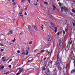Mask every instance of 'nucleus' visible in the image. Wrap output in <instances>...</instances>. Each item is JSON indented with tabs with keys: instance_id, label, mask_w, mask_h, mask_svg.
Segmentation results:
<instances>
[{
	"instance_id": "nucleus-59",
	"label": "nucleus",
	"mask_w": 75,
	"mask_h": 75,
	"mask_svg": "<svg viewBox=\"0 0 75 75\" xmlns=\"http://www.w3.org/2000/svg\"><path fill=\"white\" fill-rule=\"evenodd\" d=\"M47 58V57H46L44 59V61H45V59H46Z\"/></svg>"
},
{
	"instance_id": "nucleus-2",
	"label": "nucleus",
	"mask_w": 75,
	"mask_h": 75,
	"mask_svg": "<svg viewBox=\"0 0 75 75\" xmlns=\"http://www.w3.org/2000/svg\"><path fill=\"white\" fill-rule=\"evenodd\" d=\"M62 58L59 57V54L57 55V62H59L60 64H62Z\"/></svg>"
},
{
	"instance_id": "nucleus-37",
	"label": "nucleus",
	"mask_w": 75,
	"mask_h": 75,
	"mask_svg": "<svg viewBox=\"0 0 75 75\" xmlns=\"http://www.w3.org/2000/svg\"><path fill=\"white\" fill-rule=\"evenodd\" d=\"M4 66H2L1 67V69H4Z\"/></svg>"
},
{
	"instance_id": "nucleus-28",
	"label": "nucleus",
	"mask_w": 75,
	"mask_h": 75,
	"mask_svg": "<svg viewBox=\"0 0 75 75\" xmlns=\"http://www.w3.org/2000/svg\"><path fill=\"white\" fill-rule=\"evenodd\" d=\"M44 4H46V5H47V4H48V3L46 2H44Z\"/></svg>"
},
{
	"instance_id": "nucleus-9",
	"label": "nucleus",
	"mask_w": 75,
	"mask_h": 75,
	"mask_svg": "<svg viewBox=\"0 0 75 75\" xmlns=\"http://www.w3.org/2000/svg\"><path fill=\"white\" fill-rule=\"evenodd\" d=\"M52 62H53V61L49 62L48 64V65H49V66H50V65H52Z\"/></svg>"
},
{
	"instance_id": "nucleus-12",
	"label": "nucleus",
	"mask_w": 75,
	"mask_h": 75,
	"mask_svg": "<svg viewBox=\"0 0 75 75\" xmlns=\"http://www.w3.org/2000/svg\"><path fill=\"white\" fill-rule=\"evenodd\" d=\"M58 68H59L58 69V70L59 71H61L62 70V68L61 67V66H60V67Z\"/></svg>"
},
{
	"instance_id": "nucleus-43",
	"label": "nucleus",
	"mask_w": 75,
	"mask_h": 75,
	"mask_svg": "<svg viewBox=\"0 0 75 75\" xmlns=\"http://www.w3.org/2000/svg\"><path fill=\"white\" fill-rule=\"evenodd\" d=\"M44 51L43 50H42L40 51V53H42V52H44Z\"/></svg>"
},
{
	"instance_id": "nucleus-7",
	"label": "nucleus",
	"mask_w": 75,
	"mask_h": 75,
	"mask_svg": "<svg viewBox=\"0 0 75 75\" xmlns=\"http://www.w3.org/2000/svg\"><path fill=\"white\" fill-rule=\"evenodd\" d=\"M71 47V48H72L73 49H74V50H75V44L74 43H73Z\"/></svg>"
},
{
	"instance_id": "nucleus-54",
	"label": "nucleus",
	"mask_w": 75,
	"mask_h": 75,
	"mask_svg": "<svg viewBox=\"0 0 75 75\" xmlns=\"http://www.w3.org/2000/svg\"><path fill=\"white\" fill-rule=\"evenodd\" d=\"M1 46H4V44H3L1 43Z\"/></svg>"
},
{
	"instance_id": "nucleus-23",
	"label": "nucleus",
	"mask_w": 75,
	"mask_h": 75,
	"mask_svg": "<svg viewBox=\"0 0 75 75\" xmlns=\"http://www.w3.org/2000/svg\"><path fill=\"white\" fill-rule=\"evenodd\" d=\"M45 69H46V68L45 67H43L42 69V71H45Z\"/></svg>"
},
{
	"instance_id": "nucleus-50",
	"label": "nucleus",
	"mask_w": 75,
	"mask_h": 75,
	"mask_svg": "<svg viewBox=\"0 0 75 75\" xmlns=\"http://www.w3.org/2000/svg\"><path fill=\"white\" fill-rule=\"evenodd\" d=\"M5 58V57H4L2 58V59H4Z\"/></svg>"
},
{
	"instance_id": "nucleus-38",
	"label": "nucleus",
	"mask_w": 75,
	"mask_h": 75,
	"mask_svg": "<svg viewBox=\"0 0 75 75\" xmlns=\"http://www.w3.org/2000/svg\"><path fill=\"white\" fill-rule=\"evenodd\" d=\"M72 11L74 13H75V11L74 10H72Z\"/></svg>"
},
{
	"instance_id": "nucleus-35",
	"label": "nucleus",
	"mask_w": 75,
	"mask_h": 75,
	"mask_svg": "<svg viewBox=\"0 0 75 75\" xmlns=\"http://www.w3.org/2000/svg\"><path fill=\"white\" fill-rule=\"evenodd\" d=\"M50 57H50V56L49 57L47 58V60H48V59H50Z\"/></svg>"
},
{
	"instance_id": "nucleus-33",
	"label": "nucleus",
	"mask_w": 75,
	"mask_h": 75,
	"mask_svg": "<svg viewBox=\"0 0 75 75\" xmlns=\"http://www.w3.org/2000/svg\"><path fill=\"white\" fill-rule=\"evenodd\" d=\"M32 43H33V41H31L29 43V44H32Z\"/></svg>"
},
{
	"instance_id": "nucleus-52",
	"label": "nucleus",
	"mask_w": 75,
	"mask_h": 75,
	"mask_svg": "<svg viewBox=\"0 0 75 75\" xmlns=\"http://www.w3.org/2000/svg\"><path fill=\"white\" fill-rule=\"evenodd\" d=\"M52 27H53V28H54L55 27L54 26V25H52Z\"/></svg>"
},
{
	"instance_id": "nucleus-11",
	"label": "nucleus",
	"mask_w": 75,
	"mask_h": 75,
	"mask_svg": "<svg viewBox=\"0 0 75 75\" xmlns=\"http://www.w3.org/2000/svg\"><path fill=\"white\" fill-rule=\"evenodd\" d=\"M24 71V68H22V69H21V70H19V72L20 73V74H21L23 72V71Z\"/></svg>"
},
{
	"instance_id": "nucleus-55",
	"label": "nucleus",
	"mask_w": 75,
	"mask_h": 75,
	"mask_svg": "<svg viewBox=\"0 0 75 75\" xmlns=\"http://www.w3.org/2000/svg\"><path fill=\"white\" fill-rule=\"evenodd\" d=\"M47 66V64H45V65H44V67H46V66Z\"/></svg>"
},
{
	"instance_id": "nucleus-57",
	"label": "nucleus",
	"mask_w": 75,
	"mask_h": 75,
	"mask_svg": "<svg viewBox=\"0 0 75 75\" xmlns=\"http://www.w3.org/2000/svg\"><path fill=\"white\" fill-rule=\"evenodd\" d=\"M30 0H28V1H29V3H30Z\"/></svg>"
},
{
	"instance_id": "nucleus-34",
	"label": "nucleus",
	"mask_w": 75,
	"mask_h": 75,
	"mask_svg": "<svg viewBox=\"0 0 75 75\" xmlns=\"http://www.w3.org/2000/svg\"><path fill=\"white\" fill-rule=\"evenodd\" d=\"M28 29H30V27H31V26H30V25H28Z\"/></svg>"
},
{
	"instance_id": "nucleus-15",
	"label": "nucleus",
	"mask_w": 75,
	"mask_h": 75,
	"mask_svg": "<svg viewBox=\"0 0 75 75\" xmlns=\"http://www.w3.org/2000/svg\"><path fill=\"white\" fill-rule=\"evenodd\" d=\"M33 60H34V59H33V58L31 60H28V62H32L33 61Z\"/></svg>"
},
{
	"instance_id": "nucleus-24",
	"label": "nucleus",
	"mask_w": 75,
	"mask_h": 75,
	"mask_svg": "<svg viewBox=\"0 0 75 75\" xmlns=\"http://www.w3.org/2000/svg\"><path fill=\"white\" fill-rule=\"evenodd\" d=\"M13 60L12 59H10L9 61L8 62V64L9 63V62H11V61H12Z\"/></svg>"
},
{
	"instance_id": "nucleus-58",
	"label": "nucleus",
	"mask_w": 75,
	"mask_h": 75,
	"mask_svg": "<svg viewBox=\"0 0 75 75\" xmlns=\"http://www.w3.org/2000/svg\"><path fill=\"white\" fill-rule=\"evenodd\" d=\"M74 67H75V61L74 62Z\"/></svg>"
},
{
	"instance_id": "nucleus-5",
	"label": "nucleus",
	"mask_w": 75,
	"mask_h": 75,
	"mask_svg": "<svg viewBox=\"0 0 75 75\" xmlns=\"http://www.w3.org/2000/svg\"><path fill=\"white\" fill-rule=\"evenodd\" d=\"M68 10H64L63 12V10H61V12L63 13V14H67V13H68Z\"/></svg>"
},
{
	"instance_id": "nucleus-30",
	"label": "nucleus",
	"mask_w": 75,
	"mask_h": 75,
	"mask_svg": "<svg viewBox=\"0 0 75 75\" xmlns=\"http://www.w3.org/2000/svg\"><path fill=\"white\" fill-rule=\"evenodd\" d=\"M58 4H59V6H62V4H61V3L59 2V3H58Z\"/></svg>"
},
{
	"instance_id": "nucleus-48",
	"label": "nucleus",
	"mask_w": 75,
	"mask_h": 75,
	"mask_svg": "<svg viewBox=\"0 0 75 75\" xmlns=\"http://www.w3.org/2000/svg\"><path fill=\"white\" fill-rule=\"evenodd\" d=\"M68 29H65V31L66 32H67V31H68Z\"/></svg>"
},
{
	"instance_id": "nucleus-61",
	"label": "nucleus",
	"mask_w": 75,
	"mask_h": 75,
	"mask_svg": "<svg viewBox=\"0 0 75 75\" xmlns=\"http://www.w3.org/2000/svg\"><path fill=\"white\" fill-rule=\"evenodd\" d=\"M25 15H27V13H26V12H25Z\"/></svg>"
},
{
	"instance_id": "nucleus-36",
	"label": "nucleus",
	"mask_w": 75,
	"mask_h": 75,
	"mask_svg": "<svg viewBox=\"0 0 75 75\" xmlns=\"http://www.w3.org/2000/svg\"><path fill=\"white\" fill-rule=\"evenodd\" d=\"M58 31V30H55L54 31V32L55 33H57V32Z\"/></svg>"
},
{
	"instance_id": "nucleus-29",
	"label": "nucleus",
	"mask_w": 75,
	"mask_h": 75,
	"mask_svg": "<svg viewBox=\"0 0 75 75\" xmlns=\"http://www.w3.org/2000/svg\"><path fill=\"white\" fill-rule=\"evenodd\" d=\"M37 51H38V50H34V52H37Z\"/></svg>"
},
{
	"instance_id": "nucleus-39",
	"label": "nucleus",
	"mask_w": 75,
	"mask_h": 75,
	"mask_svg": "<svg viewBox=\"0 0 75 75\" xmlns=\"http://www.w3.org/2000/svg\"><path fill=\"white\" fill-rule=\"evenodd\" d=\"M4 51V49H2L1 50V52H3Z\"/></svg>"
},
{
	"instance_id": "nucleus-40",
	"label": "nucleus",
	"mask_w": 75,
	"mask_h": 75,
	"mask_svg": "<svg viewBox=\"0 0 75 75\" xmlns=\"http://www.w3.org/2000/svg\"><path fill=\"white\" fill-rule=\"evenodd\" d=\"M70 15L71 16H73V15H74V14H73V13H71L70 14Z\"/></svg>"
},
{
	"instance_id": "nucleus-26",
	"label": "nucleus",
	"mask_w": 75,
	"mask_h": 75,
	"mask_svg": "<svg viewBox=\"0 0 75 75\" xmlns=\"http://www.w3.org/2000/svg\"><path fill=\"white\" fill-rule=\"evenodd\" d=\"M63 36H64L65 35V31L64 30L63 31Z\"/></svg>"
},
{
	"instance_id": "nucleus-17",
	"label": "nucleus",
	"mask_w": 75,
	"mask_h": 75,
	"mask_svg": "<svg viewBox=\"0 0 75 75\" xmlns=\"http://www.w3.org/2000/svg\"><path fill=\"white\" fill-rule=\"evenodd\" d=\"M70 72H71V73H72V74H74V73L75 72V70L73 69Z\"/></svg>"
},
{
	"instance_id": "nucleus-21",
	"label": "nucleus",
	"mask_w": 75,
	"mask_h": 75,
	"mask_svg": "<svg viewBox=\"0 0 75 75\" xmlns=\"http://www.w3.org/2000/svg\"><path fill=\"white\" fill-rule=\"evenodd\" d=\"M26 55L27 56V55H28V54H29V52H28V50H26Z\"/></svg>"
},
{
	"instance_id": "nucleus-1",
	"label": "nucleus",
	"mask_w": 75,
	"mask_h": 75,
	"mask_svg": "<svg viewBox=\"0 0 75 75\" xmlns=\"http://www.w3.org/2000/svg\"><path fill=\"white\" fill-rule=\"evenodd\" d=\"M71 60L72 61H75V57L74 56H72V55L70 54L69 56L68 59V61L70 63H71Z\"/></svg>"
},
{
	"instance_id": "nucleus-31",
	"label": "nucleus",
	"mask_w": 75,
	"mask_h": 75,
	"mask_svg": "<svg viewBox=\"0 0 75 75\" xmlns=\"http://www.w3.org/2000/svg\"><path fill=\"white\" fill-rule=\"evenodd\" d=\"M17 52L18 53V54H20V52H21L20 50H18L17 51Z\"/></svg>"
},
{
	"instance_id": "nucleus-62",
	"label": "nucleus",
	"mask_w": 75,
	"mask_h": 75,
	"mask_svg": "<svg viewBox=\"0 0 75 75\" xmlns=\"http://www.w3.org/2000/svg\"><path fill=\"white\" fill-rule=\"evenodd\" d=\"M47 52H48V54H49L50 53V52L49 51H47Z\"/></svg>"
},
{
	"instance_id": "nucleus-44",
	"label": "nucleus",
	"mask_w": 75,
	"mask_h": 75,
	"mask_svg": "<svg viewBox=\"0 0 75 75\" xmlns=\"http://www.w3.org/2000/svg\"><path fill=\"white\" fill-rule=\"evenodd\" d=\"M9 68H11V65H10L8 66Z\"/></svg>"
},
{
	"instance_id": "nucleus-3",
	"label": "nucleus",
	"mask_w": 75,
	"mask_h": 75,
	"mask_svg": "<svg viewBox=\"0 0 75 75\" xmlns=\"http://www.w3.org/2000/svg\"><path fill=\"white\" fill-rule=\"evenodd\" d=\"M59 50L58 51H62V49H61V50H60V49L61 48V47H62V42L60 40H59Z\"/></svg>"
},
{
	"instance_id": "nucleus-42",
	"label": "nucleus",
	"mask_w": 75,
	"mask_h": 75,
	"mask_svg": "<svg viewBox=\"0 0 75 75\" xmlns=\"http://www.w3.org/2000/svg\"><path fill=\"white\" fill-rule=\"evenodd\" d=\"M50 24H51V25H54V23H51Z\"/></svg>"
},
{
	"instance_id": "nucleus-51",
	"label": "nucleus",
	"mask_w": 75,
	"mask_h": 75,
	"mask_svg": "<svg viewBox=\"0 0 75 75\" xmlns=\"http://www.w3.org/2000/svg\"><path fill=\"white\" fill-rule=\"evenodd\" d=\"M75 23H74L73 24V26H74V27H75Z\"/></svg>"
},
{
	"instance_id": "nucleus-6",
	"label": "nucleus",
	"mask_w": 75,
	"mask_h": 75,
	"mask_svg": "<svg viewBox=\"0 0 75 75\" xmlns=\"http://www.w3.org/2000/svg\"><path fill=\"white\" fill-rule=\"evenodd\" d=\"M52 41V38L51 37H49L48 38L47 40V42H51Z\"/></svg>"
},
{
	"instance_id": "nucleus-20",
	"label": "nucleus",
	"mask_w": 75,
	"mask_h": 75,
	"mask_svg": "<svg viewBox=\"0 0 75 75\" xmlns=\"http://www.w3.org/2000/svg\"><path fill=\"white\" fill-rule=\"evenodd\" d=\"M72 41L71 40H70V42H69V45H71V44H72Z\"/></svg>"
},
{
	"instance_id": "nucleus-41",
	"label": "nucleus",
	"mask_w": 75,
	"mask_h": 75,
	"mask_svg": "<svg viewBox=\"0 0 75 75\" xmlns=\"http://www.w3.org/2000/svg\"><path fill=\"white\" fill-rule=\"evenodd\" d=\"M8 72H5L4 74V75H6V74H8Z\"/></svg>"
},
{
	"instance_id": "nucleus-56",
	"label": "nucleus",
	"mask_w": 75,
	"mask_h": 75,
	"mask_svg": "<svg viewBox=\"0 0 75 75\" xmlns=\"http://www.w3.org/2000/svg\"><path fill=\"white\" fill-rule=\"evenodd\" d=\"M9 45H11V44H12V43H11V42H9Z\"/></svg>"
},
{
	"instance_id": "nucleus-60",
	"label": "nucleus",
	"mask_w": 75,
	"mask_h": 75,
	"mask_svg": "<svg viewBox=\"0 0 75 75\" xmlns=\"http://www.w3.org/2000/svg\"><path fill=\"white\" fill-rule=\"evenodd\" d=\"M34 4L35 5V6H37V4Z\"/></svg>"
},
{
	"instance_id": "nucleus-18",
	"label": "nucleus",
	"mask_w": 75,
	"mask_h": 75,
	"mask_svg": "<svg viewBox=\"0 0 75 75\" xmlns=\"http://www.w3.org/2000/svg\"><path fill=\"white\" fill-rule=\"evenodd\" d=\"M62 9H63V10H67V7L65 6L62 7Z\"/></svg>"
},
{
	"instance_id": "nucleus-46",
	"label": "nucleus",
	"mask_w": 75,
	"mask_h": 75,
	"mask_svg": "<svg viewBox=\"0 0 75 75\" xmlns=\"http://www.w3.org/2000/svg\"><path fill=\"white\" fill-rule=\"evenodd\" d=\"M13 6H14L16 5V3L15 2H14L13 3Z\"/></svg>"
},
{
	"instance_id": "nucleus-63",
	"label": "nucleus",
	"mask_w": 75,
	"mask_h": 75,
	"mask_svg": "<svg viewBox=\"0 0 75 75\" xmlns=\"http://www.w3.org/2000/svg\"><path fill=\"white\" fill-rule=\"evenodd\" d=\"M6 59H4V60H3V61H6Z\"/></svg>"
},
{
	"instance_id": "nucleus-16",
	"label": "nucleus",
	"mask_w": 75,
	"mask_h": 75,
	"mask_svg": "<svg viewBox=\"0 0 75 75\" xmlns=\"http://www.w3.org/2000/svg\"><path fill=\"white\" fill-rule=\"evenodd\" d=\"M62 32L61 33H60L59 32L57 33V36H58V35H59V34H61H61H62Z\"/></svg>"
},
{
	"instance_id": "nucleus-32",
	"label": "nucleus",
	"mask_w": 75,
	"mask_h": 75,
	"mask_svg": "<svg viewBox=\"0 0 75 75\" xmlns=\"http://www.w3.org/2000/svg\"><path fill=\"white\" fill-rule=\"evenodd\" d=\"M69 75H74V74L70 72V73L69 74Z\"/></svg>"
},
{
	"instance_id": "nucleus-45",
	"label": "nucleus",
	"mask_w": 75,
	"mask_h": 75,
	"mask_svg": "<svg viewBox=\"0 0 75 75\" xmlns=\"http://www.w3.org/2000/svg\"><path fill=\"white\" fill-rule=\"evenodd\" d=\"M19 74H20V73L19 72L18 73H17L16 74V75H19Z\"/></svg>"
},
{
	"instance_id": "nucleus-27",
	"label": "nucleus",
	"mask_w": 75,
	"mask_h": 75,
	"mask_svg": "<svg viewBox=\"0 0 75 75\" xmlns=\"http://www.w3.org/2000/svg\"><path fill=\"white\" fill-rule=\"evenodd\" d=\"M25 0H21V2H22V3H24V2H25Z\"/></svg>"
},
{
	"instance_id": "nucleus-14",
	"label": "nucleus",
	"mask_w": 75,
	"mask_h": 75,
	"mask_svg": "<svg viewBox=\"0 0 75 75\" xmlns=\"http://www.w3.org/2000/svg\"><path fill=\"white\" fill-rule=\"evenodd\" d=\"M34 28L37 31H38V29H37V26H34Z\"/></svg>"
},
{
	"instance_id": "nucleus-10",
	"label": "nucleus",
	"mask_w": 75,
	"mask_h": 75,
	"mask_svg": "<svg viewBox=\"0 0 75 75\" xmlns=\"http://www.w3.org/2000/svg\"><path fill=\"white\" fill-rule=\"evenodd\" d=\"M13 32L12 31H10L9 32V33L7 34V35H9L10 34H13Z\"/></svg>"
},
{
	"instance_id": "nucleus-47",
	"label": "nucleus",
	"mask_w": 75,
	"mask_h": 75,
	"mask_svg": "<svg viewBox=\"0 0 75 75\" xmlns=\"http://www.w3.org/2000/svg\"><path fill=\"white\" fill-rule=\"evenodd\" d=\"M21 69V68L20 67H19L18 68V69L19 70H20Z\"/></svg>"
},
{
	"instance_id": "nucleus-49",
	"label": "nucleus",
	"mask_w": 75,
	"mask_h": 75,
	"mask_svg": "<svg viewBox=\"0 0 75 75\" xmlns=\"http://www.w3.org/2000/svg\"><path fill=\"white\" fill-rule=\"evenodd\" d=\"M47 73H50V71H49V70H47Z\"/></svg>"
},
{
	"instance_id": "nucleus-64",
	"label": "nucleus",
	"mask_w": 75,
	"mask_h": 75,
	"mask_svg": "<svg viewBox=\"0 0 75 75\" xmlns=\"http://www.w3.org/2000/svg\"><path fill=\"white\" fill-rule=\"evenodd\" d=\"M20 34L22 35V34H23V33H20Z\"/></svg>"
},
{
	"instance_id": "nucleus-22",
	"label": "nucleus",
	"mask_w": 75,
	"mask_h": 75,
	"mask_svg": "<svg viewBox=\"0 0 75 75\" xmlns=\"http://www.w3.org/2000/svg\"><path fill=\"white\" fill-rule=\"evenodd\" d=\"M29 29V32H30V33H31V32H30V31H33V29H32L31 28H30V29Z\"/></svg>"
},
{
	"instance_id": "nucleus-8",
	"label": "nucleus",
	"mask_w": 75,
	"mask_h": 75,
	"mask_svg": "<svg viewBox=\"0 0 75 75\" xmlns=\"http://www.w3.org/2000/svg\"><path fill=\"white\" fill-rule=\"evenodd\" d=\"M68 47H69L68 45L67 46L66 48L65 49V51H66V52H67V51H68L69 50V48Z\"/></svg>"
},
{
	"instance_id": "nucleus-25",
	"label": "nucleus",
	"mask_w": 75,
	"mask_h": 75,
	"mask_svg": "<svg viewBox=\"0 0 75 75\" xmlns=\"http://www.w3.org/2000/svg\"><path fill=\"white\" fill-rule=\"evenodd\" d=\"M54 30H57L58 29V27H54Z\"/></svg>"
},
{
	"instance_id": "nucleus-13",
	"label": "nucleus",
	"mask_w": 75,
	"mask_h": 75,
	"mask_svg": "<svg viewBox=\"0 0 75 75\" xmlns=\"http://www.w3.org/2000/svg\"><path fill=\"white\" fill-rule=\"evenodd\" d=\"M22 54H23V55H25V52L24 51V49H23V50H22Z\"/></svg>"
},
{
	"instance_id": "nucleus-4",
	"label": "nucleus",
	"mask_w": 75,
	"mask_h": 75,
	"mask_svg": "<svg viewBox=\"0 0 75 75\" xmlns=\"http://www.w3.org/2000/svg\"><path fill=\"white\" fill-rule=\"evenodd\" d=\"M55 65H56V66L57 67V68L60 67L61 66L59 62L57 61L55 62Z\"/></svg>"
},
{
	"instance_id": "nucleus-53",
	"label": "nucleus",
	"mask_w": 75,
	"mask_h": 75,
	"mask_svg": "<svg viewBox=\"0 0 75 75\" xmlns=\"http://www.w3.org/2000/svg\"><path fill=\"white\" fill-rule=\"evenodd\" d=\"M64 51H65V49H64L62 51V54H63V52H64Z\"/></svg>"
},
{
	"instance_id": "nucleus-19",
	"label": "nucleus",
	"mask_w": 75,
	"mask_h": 75,
	"mask_svg": "<svg viewBox=\"0 0 75 75\" xmlns=\"http://www.w3.org/2000/svg\"><path fill=\"white\" fill-rule=\"evenodd\" d=\"M68 64H67L66 65V67H65L66 69H67L68 68Z\"/></svg>"
}]
</instances>
